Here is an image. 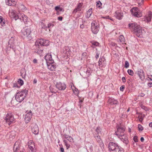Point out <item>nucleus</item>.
<instances>
[{
    "instance_id": "2",
    "label": "nucleus",
    "mask_w": 152,
    "mask_h": 152,
    "mask_svg": "<svg viewBox=\"0 0 152 152\" xmlns=\"http://www.w3.org/2000/svg\"><path fill=\"white\" fill-rule=\"evenodd\" d=\"M129 27L133 31L134 34L139 37H141L142 34V28L140 26L135 23H129Z\"/></svg>"
},
{
    "instance_id": "10",
    "label": "nucleus",
    "mask_w": 152,
    "mask_h": 152,
    "mask_svg": "<svg viewBox=\"0 0 152 152\" xmlns=\"http://www.w3.org/2000/svg\"><path fill=\"white\" fill-rule=\"evenodd\" d=\"M5 119L6 122L10 125L14 121L15 119L11 113H8L6 115Z\"/></svg>"
},
{
    "instance_id": "32",
    "label": "nucleus",
    "mask_w": 152,
    "mask_h": 152,
    "mask_svg": "<svg viewBox=\"0 0 152 152\" xmlns=\"http://www.w3.org/2000/svg\"><path fill=\"white\" fill-rule=\"evenodd\" d=\"M0 23L2 26H4L5 25L4 20L1 16H0Z\"/></svg>"
},
{
    "instance_id": "15",
    "label": "nucleus",
    "mask_w": 152,
    "mask_h": 152,
    "mask_svg": "<svg viewBox=\"0 0 152 152\" xmlns=\"http://www.w3.org/2000/svg\"><path fill=\"white\" fill-rule=\"evenodd\" d=\"M32 112L30 110L26 115L25 116V120L26 123H27L30 121L32 118Z\"/></svg>"
},
{
    "instance_id": "31",
    "label": "nucleus",
    "mask_w": 152,
    "mask_h": 152,
    "mask_svg": "<svg viewBox=\"0 0 152 152\" xmlns=\"http://www.w3.org/2000/svg\"><path fill=\"white\" fill-rule=\"evenodd\" d=\"M18 8L19 10L23 11L25 10L26 7L23 4H20L18 5Z\"/></svg>"
},
{
    "instance_id": "38",
    "label": "nucleus",
    "mask_w": 152,
    "mask_h": 152,
    "mask_svg": "<svg viewBox=\"0 0 152 152\" xmlns=\"http://www.w3.org/2000/svg\"><path fill=\"white\" fill-rule=\"evenodd\" d=\"M129 75L133 76L134 74V72L133 70L131 69H128L127 71Z\"/></svg>"
},
{
    "instance_id": "4",
    "label": "nucleus",
    "mask_w": 152,
    "mask_h": 152,
    "mask_svg": "<svg viewBox=\"0 0 152 152\" xmlns=\"http://www.w3.org/2000/svg\"><path fill=\"white\" fill-rule=\"evenodd\" d=\"M110 152H122L123 149L118 145L117 143L113 142L109 143L108 146Z\"/></svg>"
},
{
    "instance_id": "54",
    "label": "nucleus",
    "mask_w": 152,
    "mask_h": 152,
    "mask_svg": "<svg viewBox=\"0 0 152 152\" xmlns=\"http://www.w3.org/2000/svg\"><path fill=\"white\" fill-rule=\"evenodd\" d=\"M99 53H97L96 54V58H97L99 57Z\"/></svg>"
},
{
    "instance_id": "44",
    "label": "nucleus",
    "mask_w": 152,
    "mask_h": 152,
    "mask_svg": "<svg viewBox=\"0 0 152 152\" xmlns=\"http://www.w3.org/2000/svg\"><path fill=\"white\" fill-rule=\"evenodd\" d=\"M60 7L59 6H57L55 7V10H56L57 13H56L57 14H58V10H59L60 9Z\"/></svg>"
},
{
    "instance_id": "50",
    "label": "nucleus",
    "mask_w": 152,
    "mask_h": 152,
    "mask_svg": "<svg viewBox=\"0 0 152 152\" xmlns=\"http://www.w3.org/2000/svg\"><path fill=\"white\" fill-rule=\"evenodd\" d=\"M92 45L96 46H98L99 45V43L97 42H94L92 43Z\"/></svg>"
},
{
    "instance_id": "37",
    "label": "nucleus",
    "mask_w": 152,
    "mask_h": 152,
    "mask_svg": "<svg viewBox=\"0 0 152 152\" xmlns=\"http://www.w3.org/2000/svg\"><path fill=\"white\" fill-rule=\"evenodd\" d=\"M41 26L42 28L43 29H45L47 28V26L42 22L41 23Z\"/></svg>"
},
{
    "instance_id": "25",
    "label": "nucleus",
    "mask_w": 152,
    "mask_h": 152,
    "mask_svg": "<svg viewBox=\"0 0 152 152\" xmlns=\"http://www.w3.org/2000/svg\"><path fill=\"white\" fill-rule=\"evenodd\" d=\"M32 132L35 134H37L39 132V128L37 125H35L32 129Z\"/></svg>"
},
{
    "instance_id": "11",
    "label": "nucleus",
    "mask_w": 152,
    "mask_h": 152,
    "mask_svg": "<svg viewBox=\"0 0 152 152\" xmlns=\"http://www.w3.org/2000/svg\"><path fill=\"white\" fill-rule=\"evenodd\" d=\"M132 15L137 17H140L142 15L140 12V10L137 7H133L130 10Z\"/></svg>"
},
{
    "instance_id": "51",
    "label": "nucleus",
    "mask_w": 152,
    "mask_h": 152,
    "mask_svg": "<svg viewBox=\"0 0 152 152\" xmlns=\"http://www.w3.org/2000/svg\"><path fill=\"white\" fill-rule=\"evenodd\" d=\"M122 80L124 83H125L126 81V80L124 77H122Z\"/></svg>"
},
{
    "instance_id": "61",
    "label": "nucleus",
    "mask_w": 152,
    "mask_h": 152,
    "mask_svg": "<svg viewBox=\"0 0 152 152\" xmlns=\"http://www.w3.org/2000/svg\"><path fill=\"white\" fill-rule=\"evenodd\" d=\"M140 95L141 97H143L145 96V94L143 93H141Z\"/></svg>"
},
{
    "instance_id": "42",
    "label": "nucleus",
    "mask_w": 152,
    "mask_h": 152,
    "mask_svg": "<svg viewBox=\"0 0 152 152\" xmlns=\"http://www.w3.org/2000/svg\"><path fill=\"white\" fill-rule=\"evenodd\" d=\"M129 66V62L127 61H125V64L124 65V67L126 68H128Z\"/></svg>"
},
{
    "instance_id": "29",
    "label": "nucleus",
    "mask_w": 152,
    "mask_h": 152,
    "mask_svg": "<svg viewBox=\"0 0 152 152\" xmlns=\"http://www.w3.org/2000/svg\"><path fill=\"white\" fill-rule=\"evenodd\" d=\"M92 8L89 9L87 12V14L86 15V17L89 18L91 15L92 14Z\"/></svg>"
},
{
    "instance_id": "3",
    "label": "nucleus",
    "mask_w": 152,
    "mask_h": 152,
    "mask_svg": "<svg viewBox=\"0 0 152 152\" xmlns=\"http://www.w3.org/2000/svg\"><path fill=\"white\" fill-rule=\"evenodd\" d=\"M10 14H11L12 17L16 20L19 19L24 23L26 22L28 18L26 16L23 14L18 13L15 10H12Z\"/></svg>"
},
{
    "instance_id": "52",
    "label": "nucleus",
    "mask_w": 152,
    "mask_h": 152,
    "mask_svg": "<svg viewBox=\"0 0 152 152\" xmlns=\"http://www.w3.org/2000/svg\"><path fill=\"white\" fill-rule=\"evenodd\" d=\"M87 54L86 53H83L82 55V57H84L87 56Z\"/></svg>"
},
{
    "instance_id": "14",
    "label": "nucleus",
    "mask_w": 152,
    "mask_h": 152,
    "mask_svg": "<svg viewBox=\"0 0 152 152\" xmlns=\"http://www.w3.org/2000/svg\"><path fill=\"white\" fill-rule=\"evenodd\" d=\"M118 137L126 145H127L129 143L127 136L126 135H120V136H118Z\"/></svg>"
},
{
    "instance_id": "22",
    "label": "nucleus",
    "mask_w": 152,
    "mask_h": 152,
    "mask_svg": "<svg viewBox=\"0 0 152 152\" xmlns=\"http://www.w3.org/2000/svg\"><path fill=\"white\" fill-rule=\"evenodd\" d=\"M152 18V12L151 11L148 12L147 15L146 16L145 18V20L148 22H149L151 21V19Z\"/></svg>"
},
{
    "instance_id": "63",
    "label": "nucleus",
    "mask_w": 152,
    "mask_h": 152,
    "mask_svg": "<svg viewBox=\"0 0 152 152\" xmlns=\"http://www.w3.org/2000/svg\"><path fill=\"white\" fill-rule=\"evenodd\" d=\"M149 126L150 127H152V122H151L149 124Z\"/></svg>"
},
{
    "instance_id": "21",
    "label": "nucleus",
    "mask_w": 152,
    "mask_h": 152,
    "mask_svg": "<svg viewBox=\"0 0 152 152\" xmlns=\"http://www.w3.org/2000/svg\"><path fill=\"white\" fill-rule=\"evenodd\" d=\"M108 102L109 104L111 105H117L119 104L118 102L113 98H109L108 100Z\"/></svg>"
},
{
    "instance_id": "62",
    "label": "nucleus",
    "mask_w": 152,
    "mask_h": 152,
    "mask_svg": "<svg viewBox=\"0 0 152 152\" xmlns=\"http://www.w3.org/2000/svg\"><path fill=\"white\" fill-rule=\"evenodd\" d=\"M13 87H18V86H17V84L16 83L14 84Z\"/></svg>"
},
{
    "instance_id": "28",
    "label": "nucleus",
    "mask_w": 152,
    "mask_h": 152,
    "mask_svg": "<svg viewBox=\"0 0 152 152\" xmlns=\"http://www.w3.org/2000/svg\"><path fill=\"white\" fill-rule=\"evenodd\" d=\"M125 42V39L123 35H120L119 37V39L117 40V42L119 43L123 44Z\"/></svg>"
},
{
    "instance_id": "16",
    "label": "nucleus",
    "mask_w": 152,
    "mask_h": 152,
    "mask_svg": "<svg viewBox=\"0 0 152 152\" xmlns=\"http://www.w3.org/2000/svg\"><path fill=\"white\" fill-rule=\"evenodd\" d=\"M15 41L13 37H12L10 39L8 42V47L13 50H14V47L15 45Z\"/></svg>"
},
{
    "instance_id": "60",
    "label": "nucleus",
    "mask_w": 152,
    "mask_h": 152,
    "mask_svg": "<svg viewBox=\"0 0 152 152\" xmlns=\"http://www.w3.org/2000/svg\"><path fill=\"white\" fill-rule=\"evenodd\" d=\"M144 140V139L143 137H141L140 138V141L142 142H143Z\"/></svg>"
},
{
    "instance_id": "26",
    "label": "nucleus",
    "mask_w": 152,
    "mask_h": 152,
    "mask_svg": "<svg viewBox=\"0 0 152 152\" xmlns=\"http://www.w3.org/2000/svg\"><path fill=\"white\" fill-rule=\"evenodd\" d=\"M20 147L18 145V142H16L14 144L13 149L14 152H23V151L22 152L21 151H20L19 150Z\"/></svg>"
},
{
    "instance_id": "8",
    "label": "nucleus",
    "mask_w": 152,
    "mask_h": 152,
    "mask_svg": "<svg viewBox=\"0 0 152 152\" xmlns=\"http://www.w3.org/2000/svg\"><path fill=\"white\" fill-rule=\"evenodd\" d=\"M117 131H115L114 134L117 137L120 136V135H124V132L125 130V127L121 125H118L116 126Z\"/></svg>"
},
{
    "instance_id": "64",
    "label": "nucleus",
    "mask_w": 152,
    "mask_h": 152,
    "mask_svg": "<svg viewBox=\"0 0 152 152\" xmlns=\"http://www.w3.org/2000/svg\"><path fill=\"white\" fill-rule=\"evenodd\" d=\"M148 78H149L152 81V75H151L150 77H148Z\"/></svg>"
},
{
    "instance_id": "58",
    "label": "nucleus",
    "mask_w": 152,
    "mask_h": 152,
    "mask_svg": "<svg viewBox=\"0 0 152 152\" xmlns=\"http://www.w3.org/2000/svg\"><path fill=\"white\" fill-rule=\"evenodd\" d=\"M33 62L34 63H37V60L36 59H34L33 60Z\"/></svg>"
},
{
    "instance_id": "19",
    "label": "nucleus",
    "mask_w": 152,
    "mask_h": 152,
    "mask_svg": "<svg viewBox=\"0 0 152 152\" xmlns=\"http://www.w3.org/2000/svg\"><path fill=\"white\" fill-rule=\"evenodd\" d=\"M137 74L142 80H143L145 78V74L143 70L140 69L137 71Z\"/></svg>"
},
{
    "instance_id": "35",
    "label": "nucleus",
    "mask_w": 152,
    "mask_h": 152,
    "mask_svg": "<svg viewBox=\"0 0 152 152\" xmlns=\"http://www.w3.org/2000/svg\"><path fill=\"white\" fill-rule=\"evenodd\" d=\"M81 21L82 23H83L81 24H80V28H83L84 27V25L83 24V22H84V21H83V20L82 19H79V21Z\"/></svg>"
},
{
    "instance_id": "53",
    "label": "nucleus",
    "mask_w": 152,
    "mask_h": 152,
    "mask_svg": "<svg viewBox=\"0 0 152 152\" xmlns=\"http://www.w3.org/2000/svg\"><path fill=\"white\" fill-rule=\"evenodd\" d=\"M62 17H58V19L60 21H62Z\"/></svg>"
},
{
    "instance_id": "39",
    "label": "nucleus",
    "mask_w": 152,
    "mask_h": 152,
    "mask_svg": "<svg viewBox=\"0 0 152 152\" xmlns=\"http://www.w3.org/2000/svg\"><path fill=\"white\" fill-rule=\"evenodd\" d=\"M18 83L21 86H22L23 84V81L21 79H20L18 80Z\"/></svg>"
},
{
    "instance_id": "5",
    "label": "nucleus",
    "mask_w": 152,
    "mask_h": 152,
    "mask_svg": "<svg viewBox=\"0 0 152 152\" xmlns=\"http://www.w3.org/2000/svg\"><path fill=\"white\" fill-rule=\"evenodd\" d=\"M28 91L26 89L18 92L15 96V98L17 101L21 102L25 98L28 94Z\"/></svg>"
},
{
    "instance_id": "46",
    "label": "nucleus",
    "mask_w": 152,
    "mask_h": 152,
    "mask_svg": "<svg viewBox=\"0 0 152 152\" xmlns=\"http://www.w3.org/2000/svg\"><path fill=\"white\" fill-rule=\"evenodd\" d=\"M110 45L113 46H114L116 47L117 46V44L116 43L113 42H111L110 43Z\"/></svg>"
},
{
    "instance_id": "47",
    "label": "nucleus",
    "mask_w": 152,
    "mask_h": 152,
    "mask_svg": "<svg viewBox=\"0 0 152 152\" xmlns=\"http://www.w3.org/2000/svg\"><path fill=\"white\" fill-rule=\"evenodd\" d=\"M96 131L98 134H99V133L100 132V127H97L96 129Z\"/></svg>"
},
{
    "instance_id": "13",
    "label": "nucleus",
    "mask_w": 152,
    "mask_h": 152,
    "mask_svg": "<svg viewBox=\"0 0 152 152\" xmlns=\"http://www.w3.org/2000/svg\"><path fill=\"white\" fill-rule=\"evenodd\" d=\"M45 60L47 64L49 63H53L54 61L52 59V56L50 53L47 54L45 57Z\"/></svg>"
},
{
    "instance_id": "57",
    "label": "nucleus",
    "mask_w": 152,
    "mask_h": 152,
    "mask_svg": "<svg viewBox=\"0 0 152 152\" xmlns=\"http://www.w3.org/2000/svg\"><path fill=\"white\" fill-rule=\"evenodd\" d=\"M60 151L61 152H64V149L63 148L61 147L60 148Z\"/></svg>"
},
{
    "instance_id": "49",
    "label": "nucleus",
    "mask_w": 152,
    "mask_h": 152,
    "mask_svg": "<svg viewBox=\"0 0 152 152\" xmlns=\"http://www.w3.org/2000/svg\"><path fill=\"white\" fill-rule=\"evenodd\" d=\"M125 88V86H122L120 88V90L121 91H123Z\"/></svg>"
},
{
    "instance_id": "23",
    "label": "nucleus",
    "mask_w": 152,
    "mask_h": 152,
    "mask_svg": "<svg viewBox=\"0 0 152 152\" xmlns=\"http://www.w3.org/2000/svg\"><path fill=\"white\" fill-rule=\"evenodd\" d=\"M48 69L51 71H55L56 67L54 64V62L52 63H49L47 64Z\"/></svg>"
},
{
    "instance_id": "6",
    "label": "nucleus",
    "mask_w": 152,
    "mask_h": 152,
    "mask_svg": "<svg viewBox=\"0 0 152 152\" xmlns=\"http://www.w3.org/2000/svg\"><path fill=\"white\" fill-rule=\"evenodd\" d=\"M31 31L29 27L25 28L21 31L22 37H27L29 40H31L32 38L31 35Z\"/></svg>"
},
{
    "instance_id": "12",
    "label": "nucleus",
    "mask_w": 152,
    "mask_h": 152,
    "mask_svg": "<svg viewBox=\"0 0 152 152\" xmlns=\"http://www.w3.org/2000/svg\"><path fill=\"white\" fill-rule=\"evenodd\" d=\"M56 87L59 90L63 91L65 89L66 86L64 82H59L56 84Z\"/></svg>"
},
{
    "instance_id": "17",
    "label": "nucleus",
    "mask_w": 152,
    "mask_h": 152,
    "mask_svg": "<svg viewBox=\"0 0 152 152\" xmlns=\"http://www.w3.org/2000/svg\"><path fill=\"white\" fill-rule=\"evenodd\" d=\"M5 3L9 6H14L16 4L17 1L16 0H5Z\"/></svg>"
},
{
    "instance_id": "48",
    "label": "nucleus",
    "mask_w": 152,
    "mask_h": 152,
    "mask_svg": "<svg viewBox=\"0 0 152 152\" xmlns=\"http://www.w3.org/2000/svg\"><path fill=\"white\" fill-rule=\"evenodd\" d=\"M133 140L135 142H138L137 137V136H134L133 137Z\"/></svg>"
},
{
    "instance_id": "20",
    "label": "nucleus",
    "mask_w": 152,
    "mask_h": 152,
    "mask_svg": "<svg viewBox=\"0 0 152 152\" xmlns=\"http://www.w3.org/2000/svg\"><path fill=\"white\" fill-rule=\"evenodd\" d=\"M106 65V60L104 57H102L99 59V65L100 66H104Z\"/></svg>"
},
{
    "instance_id": "24",
    "label": "nucleus",
    "mask_w": 152,
    "mask_h": 152,
    "mask_svg": "<svg viewBox=\"0 0 152 152\" xmlns=\"http://www.w3.org/2000/svg\"><path fill=\"white\" fill-rule=\"evenodd\" d=\"M97 142L99 143L100 146L101 148H103L104 144L100 138V137L99 135H97L96 137H95Z\"/></svg>"
},
{
    "instance_id": "41",
    "label": "nucleus",
    "mask_w": 152,
    "mask_h": 152,
    "mask_svg": "<svg viewBox=\"0 0 152 152\" xmlns=\"http://www.w3.org/2000/svg\"><path fill=\"white\" fill-rule=\"evenodd\" d=\"M54 26L53 23H50L48 24V27L49 28H51Z\"/></svg>"
},
{
    "instance_id": "27",
    "label": "nucleus",
    "mask_w": 152,
    "mask_h": 152,
    "mask_svg": "<svg viewBox=\"0 0 152 152\" xmlns=\"http://www.w3.org/2000/svg\"><path fill=\"white\" fill-rule=\"evenodd\" d=\"M82 3H79L77 6V8H75L73 11V13H76L78 11H80L81 10V8L83 6Z\"/></svg>"
},
{
    "instance_id": "40",
    "label": "nucleus",
    "mask_w": 152,
    "mask_h": 152,
    "mask_svg": "<svg viewBox=\"0 0 152 152\" xmlns=\"http://www.w3.org/2000/svg\"><path fill=\"white\" fill-rule=\"evenodd\" d=\"M140 106L142 109H144L145 111H147L148 110V108L143 105L141 104Z\"/></svg>"
},
{
    "instance_id": "7",
    "label": "nucleus",
    "mask_w": 152,
    "mask_h": 152,
    "mask_svg": "<svg viewBox=\"0 0 152 152\" xmlns=\"http://www.w3.org/2000/svg\"><path fill=\"white\" fill-rule=\"evenodd\" d=\"M62 139L63 140V142L64 143L65 145L66 146L67 149H68L70 146V145L68 143L67 140L69 142L72 143L73 142V138L71 136L65 134L63 135Z\"/></svg>"
},
{
    "instance_id": "33",
    "label": "nucleus",
    "mask_w": 152,
    "mask_h": 152,
    "mask_svg": "<svg viewBox=\"0 0 152 152\" xmlns=\"http://www.w3.org/2000/svg\"><path fill=\"white\" fill-rule=\"evenodd\" d=\"M28 147L29 150L28 152H36L35 149H34L33 146L28 145Z\"/></svg>"
},
{
    "instance_id": "56",
    "label": "nucleus",
    "mask_w": 152,
    "mask_h": 152,
    "mask_svg": "<svg viewBox=\"0 0 152 152\" xmlns=\"http://www.w3.org/2000/svg\"><path fill=\"white\" fill-rule=\"evenodd\" d=\"M148 86H149L150 87H152V82L149 83L148 84Z\"/></svg>"
},
{
    "instance_id": "1",
    "label": "nucleus",
    "mask_w": 152,
    "mask_h": 152,
    "mask_svg": "<svg viewBox=\"0 0 152 152\" xmlns=\"http://www.w3.org/2000/svg\"><path fill=\"white\" fill-rule=\"evenodd\" d=\"M48 40L43 39H38L36 40L34 46V49H35V52L39 53L42 50L40 48L41 46H47L49 45Z\"/></svg>"
},
{
    "instance_id": "45",
    "label": "nucleus",
    "mask_w": 152,
    "mask_h": 152,
    "mask_svg": "<svg viewBox=\"0 0 152 152\" xmlns=\"http://www.w3.org/2000/svg\"><path fill=\"white\" fill-rule=\"evenodd\" d=\"M50 91L53 93H55L56 92V90L54 89L51 86L50 87Z\"/></svg>"
},
{
    "instance_id": "55",
    "label": "nucleus",
    "mask_w": 152,
    "mask_h": 152,
    "mask_svg": "<svg viewBox=\"0 0 152 152\" xmlns=\"http://www.w3.org/2000/svg\"><path fill=\"white\" fill-rule=\"evenodd\" d=\"M136 114H138L139 115L141 116V115H144V114H142V113H137Z\"/></svg>"
},
{
    "instance_id": "36",
    "label": "nucleus",
    "mask_w": 152,
    "mask_h": 152,
    "mask_svg": "<svg viewBox=\"0 0 152 152\" xmlns=\"http://www.w3.org/2000/svg\"><path fill=\"white\" fill-rule=\"evenodd\" d=\"M96 6L99 8H100L101 6L102 3L100 1H98L96 2Z\"/></svg>"
},
{
    "instance_id": "9",
    "label": "nucleus",
    "mask_w": 152,
    "mask_h": 152,
    "mask_svg": "<svg viewBox=\"0 0 152 152\" xmlns=\"http://www.w3.org/2000/svg\"><path fill=\"white\" fill-rule=\"evenodd\" d=\"M91 29L93 33L96 34L98 32L99 26V23L95 21H94L91 23Z\"/></svg>"
},
{
    "instance_id": "59",
    "label": "nucleus",
    "mask_w": 152,
    "mask_h": 152,
    "mask_svg": "<svg viewBox=\"0 0 152 152\" xmlns=\"http://www.w3.org/2000/svg\"><path fill=\"white\" fill-rule=\"evenodd\" d=\"M37 80L36 79H34V81L33 82V83L34 84H36L37 83Z\"/></svg>"
},
{
    "instance_id": "34",
    "label": "nucleus",
    "mask_w": 152,
    "mask_h": 152,
    "mask_svg": "<svg viewBox=\"0 0 152 152\" xmlns=\"http://www.w3.org/2000/svg\"><path fill=\"white\" fill-rule=\"evenodd\" d=\"M144 117L145 115H139L137 118L139 119V121L141 122H142L143 121V118Z\"/></svg>"
},
{
    "instance_id": "43",
    "label": "nucleus",
    "mask_w": 152,
    "mask_h": 152,
    "mask_svg": "<svg viewBox=\"0 0 152 152\" xmlns=\"http://www.w3.org/2000/svg\"><path fill=\"white\" fill-rule=\"evenodd\" d=\"M138 128L139 130V131H142L143 129V127L141 125H140V124H139L138 125Z\"/></svg>"
},
{
    "instance_id": "30",
    "label": "nucleus",
    "mask_w": 152,
    "mask_h": 152,
    "mask_svg": "<svg viewBox=\"0 0 152 152\" xmlns=\"http://www.w3.org/2000/svg\"><path fill=\"white\" fill-rule=\"evenodd\" d=\"M92 70L89 68L88 67L87 68V70L86 71V73L87 76H89L92 72Z\"/></svg>"
},
{
    "instance_id": "18",
    "label": "nucleus",
    "mask_w": 152,
    "mask_h": 152,
    "mask_svg": "<svg viewBox=\"0 0 152 152\" xmlns=\"http://www.w3.org/2000/svg\"><path fill=\"white\" fill-rule=\"evenodd\" d=\"M115 16L118 19L121 20L123 17L122 12L120 10L117 11L115 12Z\"/></svg>"
}]
</instances>
